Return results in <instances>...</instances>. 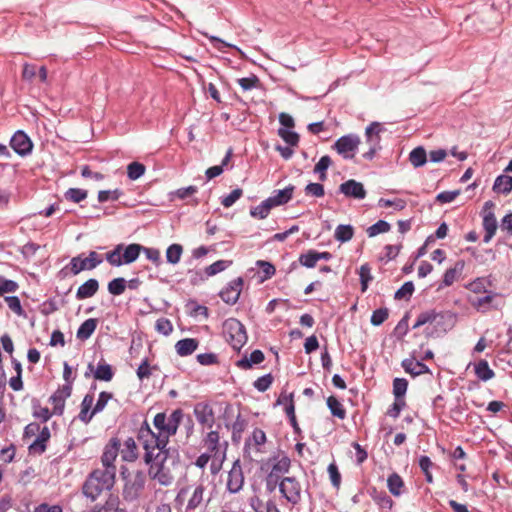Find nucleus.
I'll return each mask as SVG.
<instances>
[{
	"instance_id": "obj_63",
	"label": "nucleus",
	"mask_w": 512,
	"mask_h": 512,
	"mask_svg": "<svg viewBox=\"0 0 512 512\" xmlns=\"http://www.w3.org/2000/svg\"><path fill=\"white\" fill-rule=\"evenodd\" d=\"M238 84L244 91L251 90L259 85V78L256 75L244 77L237 80Z\"/></svg>"
},
{
	"instance_id": "obj_58",
	"label": "nucleus",
	"mask_w": 512,
	"mask_h": 512,
	"mask_svg": "<svg viewBox=\"0 0 512 512\" xmlns=\"http://www.w3.org/2000/svg\"><path fill=\"white\" fill-rule=\"evenodd\" d=\"M153 369H155V367H151L148 358H145L142 360L136 371L137 377L140 380L148 379L152 375Z\"/></svg>"
},
{
	"instance_id": "obj_3",
	"label": "nucleus",
	"mask_w": 512,
	"mask_h": 512,
	"mask_svg": "<svg viewBox=\"0 0 512 512\" xmlns=\"http://www.w3.org/2000/svg\"><path fill=\"white\" fill-rule=\"evenodd\" d=\"M270 467V472L266 477V488L270 492L279 489L283 498L288 499L286 491V481L288 480V456L284 451H279L276 455L269 458L266 463Z\"/></svg>"
},
{
	"instance_id": "obj_21",
	"label": "nucleus",
	"mask_w": 512,
	"mask_h": 512,
	"mask_svg": "<svg viewBox=\"0 0 512 512\" xmlns=\"http://www.w3.org/2000/svg\"><path fill=\"white\" fill-rule=\"evenodd\" d=\"M339 190L347 197L355 199H364L366 197V190L364 189L363 184L353 179L342 183Z\"/></svg>"
},
{
	"instance_id": "obj_23",
	"label": "nucleus",
	"mask_w": 512,
	"mask_h": 512,
	"mask_svg": "<svg viewBox=\"0 0 512 512\" xmlns=\"http://www.w3.org/2000/svg\"><path fill=\"white\" fill-rule=\"evenodd\" d=\"M199 341L195 338H184L175 344V350L181 357L193 354L198 348Z\"/></svg>"
},
{
	"instance_id": "obj_28",
	"label": "nucleus",
	"mask_w": 512,
	"mask_h": 512,
	"mask_svg": "<svg viewBox=\"0 0 512 512\" xmlns=\"http://www.w3.org/2000/svg\"><path fill=\"white\" fill-rule=\"evenodd\" d=\"M98 320L95 318H89L85 320L78 328L76 337L85 341L89 339L97 328Z\"/></svg>"
},
{
	"instance_id": "obj_24",
	"label": "nucleus",
	"mask_w": 512,
	"mask_h": 512,
	"mask_svg": "<svg viewBox=\"0 0 512 512\" xmlns=\"http://www.w3.org/2000/svg\"><path fill=\"white\" fill-rule=\"evenodd\" d=\"M99 289V282L97 279L91 278L79 286L76 292V298L83 300L94 296Z\"/></svg>"
},
{
	"instance_id": "obj_15",
	"label": "nucleus",
	"mask_w": 512,
	"mask_h": 512,
	"mask_svg": "<svg viewBox=\"0 0 512 512\" xmlns=\"http://www.w3.org/2000/svg\"><path fill=\"white\" fill-rule=\"evenodd\" d=\"M71 392L70 384H64L50 396L49 402L53 405L54 415H63L66 399L71 396Z\"/></svg>"
},
{
	"instance_id": "obj_50",
	"label": "nucleus",
	"mask_w": 512,
	"mask_h": 512,
	"mask_svg": "<svg viewBox=\"0 0 512 512\" xmlns=\"http://www.w3.org/2000/svg\"><path fill=\"white\" fill-rule=\"evenodd\" d=\"M391 226L384 220H379L375 224L367 228L366 233L369 237H375L380 233H386L390 230Z\"/></svg>"
},
{
	"instance_id": "obj_33",
	"label": "nucleus",
	"mask_w": 512,
	"mask_h": 512,
	"mask_svg": "<svg viewBox=\"0 0 512 512\" xmlns=\"http://www.w3.org/2000/svg\"><path fill=\"white\" fill-rule=\"evenodd\" d=\"M32 415L42 422H47L54 413L53 410L50 411L47 407L41 406L39 400L35 399L32 401Z\"/></svg>"
},
{
	"instance_id": "obj_7",
	"label": "nucleus",
	"mask_w": 512,
	"mask_h": 512,
	"mask_svg": "<svg viewBox=\"0 0 512 512\" xmlns=\"http://www.w3.org/2000/svg\"><path fill=\"white\" fill-rule=\"evenodd\" d=\"M266 434L260 428H255L245 440L244 457L250 461H257V457L265 452Z\"/></svg>"
},
{
	"instance_id": "obj_37",
	"label": "nucleus",
	"mask_w": 512,
	"mask_h": 512,
	"mask_svg": "<svg viewBox=\"0 0 512 512\" xmlns=\"http://www.w3.org/2000/svg\"><path fill=\"white\" fill-rule=\"evenodd\" d=\"M327 406L331 411V414L339 419H344L346 417V410L343 407L342 403L335 397L329 396L327 398Z\"/></svg>"
},
{
	"instance_id": "obj_10",
	"label": "nucleus",
	"mask_w": 512,
	"mask_h": 512,
	"mask_svg": "<svg viewBox=\"0 0 512 512\" xmlns=\"http://www.w3.org/2000/svg\"><path fill=\"white\" fill-rule=\"evenodd\" d=\"M360 144V138L356 135H345L340 137L332 146L344 159H353Z\"/></svg>"
},
{
	"instance_id": "obj_42",
	"label": "nucleus",
	"mask_w": 512,
	"mask_h": 512,
	"mask_svg": "<svg viewBox=\"0 0 512 512\" xmlns=\"http://www.w3.org/2000/svg\"><path fill=\"white\" fill-rule=\"evenodd\" d=\"M387 485L390 493L394 496H399L401 494V488L404 486V482L397 473H393L388 477Z\"/></svg>"
},
{
	"instance_id": "obj_5",
	"label": "nucleus",
	"mask_w": 512,
	"mask_h": 512,
	"mask_svg": "<svg viewBox=\"0 0 512 512\" xmlns=\"http://www.w3.org/2000/svg\"><path fill=\"white\" fill-rule=\"evenodd\" d=\"M425 324L433 326V332L443 334L451 330L455 324V316L450 312H436L429 310L418 315L413 328H418Z\"/></svg>"
},
{
	"instance_id": "obj_46",
	"label": "nucleus",
	"mask_w": 512,
	"mask_h": 512,
	"mask_svg": "<svg viewBox=\"0 0 512 512\" xmlns=\"http://www.w3.org/2000/svg\"><path fill=\"white\" fill-rule=\"evenodd\" d=\"M354 229L351 225H339L335 230V238L340 242H347L353 238Z\"/></svg>"
},
{
	"instance_id": "obj_62",
	"label": "nucleus",
	"mask_w": 512,
	"mask_h": 512,
	"mask_svg": "<svg viewBox=\"0 0 512 512\" xmlns=\"http://www.w3.org/2000/svg\"><path fill=\"white\" fill-rule=\"evenodd\" d=\"M300 263L308 268H313L317 263V256L315 250H309L305 254H301L299 257Z\"/></svg>"
},
{
	"instance_id": "obj_16",
	"label": "nucleus",
	"mask_w": 512,
	"mask_h": 512,
	"mask_svg": "<svg viewBox=\"0 0 512 512\" xmlns=\"http://www.w3.org/2000/svg\"><path fill=\"white\" fill-rule=\"evenodd\" d=\"M243 287V278L237 277L230 281L227 286L220 291V298L227 304L233 305L235 304L241 294Z\"/></svg>"
},
{
	"instance_id": "obj_44",
	"label": "nucleus",
	"mask_w": 512,
	"mask_h": 512,
	"mask_svg": "<svg viewBox=\"0 0 512 512\" xmlns=\"http://www.w3.org/2000/svg\"><path fill=\"white\" fill-rule=\"evenodd\" d=\"M146 167L144 164L134 161L127 166V176L130 180H137L144 175Z\"/></svg>"
},
{
	"instance_id": "obj_20",
	"label": "nucleus",
	"mask_w": 512,
	"mask_h": 512,
	"mask_svg": "<svg viewBox=\"0 0 512 512\" xmlns=\"http://www.w3.org/2000/svg\"><path fill=\"white\" fill-rule=\"evenodd\" d=\"M35 440L29 445L28 450L30 454L41 455L46 451L47 443L51 437L50 430L47 426H44L37 433Z\"/></svg>"
},
{
	"instance_id": "obj_8",
	"label": "nucleus",
	"mask_w": 512,
	"mask_h": 512,
	"mask_svg": "<svg viewBox=\"0 0 512 512\" xmlns=\"http://www.w3.org/2000/svg\"><path fill=\"white\" fill-rule=\"evenodd\" d=\"M122 475H124V472H122ZM125 479V484L123 487V498L126 501H135L137 500L146 483V476L143 471L138 470L134 474L129 475L128 477L123 476Z\"/></svg>"
},
{
	"instance_id": "obj_17",
	"label": "nucleus",
	"mask_w": 512,
	"mask_h": 512,
	"mask_svg": "<svg viewBox=\"0 0 512 512\" xmlns=\"http://www.w3.org/2000/svg\"><path fill=\"white\" fill-rule=\"evenodd\" d=\"M10 146L20 156L30 154L33 148L31 139L22 130L14 133L10 140Z\"/></svg>"
},
{
	"instance_id": "obj_48",
	"label": "nucleus",
	"mask_w": 512,
	"mask_h": 512,
	"mask_svg": "<svg viewBox=\"0 0 512 512\" xmlns=\"http://www.w3.org/2000/svg\"><path fill=\"white\" fill-rule=\"evenodd\" d=\"M126 289V280L122 277L115 278L108 283V291L114 296L124 293Z\"/></svg>"
},
{
	"instance_id": "obj_14",
	"label": "nucleus",
	"mask_w": 512,
	"mask_h": 512,
	"mask_svg": "<svg viewBox=\"0 0 512 512\" xmlns=\"http://www.w3.org/2000/svg\"><path fill=\"white\" fill-rule=\"evenodd\" d=\"M119 446L120 444L117 439H112L110 443L106 445L101 456V470H109L116 475V466L114 465V462L118 456Z\"/></svg>"
},
{
	"instance_id": "obj_54",
	"label": "nucleus",
	"mask_w": 512,
	"mask_h": 512,
	"mask_svg": "<svg viewBox=\"0 0 512 512\" xmlns=\"http://www.w3.org/2000/svg\"><path fill=\"white\" fill-rule=\"evenodd\" d=\"M359 276L361 281V290L365 292L368 288V283L373 279L371 276V268L368 264H363L359 270Z\"/></svg>"
},
{
	"instance_id": "obj_51",
	"label": "nucleus",
	"mask_w": 512,
	"mask_h": 512,
	"mask_svg": "<svg viewBox=\"0 0 512 512\" xmlns=\"http://www.w3.org/2000/svg\"><path fill=\"white\" fill-rule=\"evenodd\" d=\"M19 285L16 281L0 276V297L6 293H14L18 290Z\"/></svg>"
},
{
	"instance_id": "obj_59",
	"label": "nucleus",
	"mask_w": 512,
	"mask_h": 512,
	"mask_svg": "<svg viewBox=\"0 0 512 512\" xmlns=\"http://www.w3.org/2000/svg\"><path fill=\"white\" fill-rule=\"evenodd\" d=\"M270 210L268 203L262 201L258 206L250 210V215L254 218L264 219L268 216Z\"/></svg>"
},
{
	"instance_id": "obj_60",
	"label": "nucleus",
	"mask_w": 512,
	"mask_h": 512,
	"mask_svg": "<svg viewBox=\"0 0 512 512\" xmlns=\"http://www.w3.org/2000/svg\"><path fill=\"white\" fill-rule=\"evenodd\" d=\"M388 315H389V311L387 308H380V309L375 310L372 313V316L370 319L371 324L374 326L381 325L383 322H385L387 320Z\"/></svg>"
},
{
	"instance_id": "obj_19",
	"label": "nucleus",
	"mask_w": 512,
	"mask_h": 512,
	"mask_svg": "<svg viewBox=\"0 0 512 512\" xmlns=\"http://www.w3.org/2000/svg\"><path fill=\"white\" fill-rule=\"evenodd\" d=\"M275 267L272 263L264 260H258L255 263V267L248 270L252 274V278H255L257 283H263L270 279L275 274Z\"/></svg>"
},
{
	"instance_id": "obj_41",
	"label": "nucleus",
	"mask_w": 512,
	"mask_h": 512,
	"mask_svg": "<svg viewBox=\"0 0 512 512\" xmlns=\"http://www.w3.org/2000/svg\"><path fill=\"white\" fill-rule=\"evenodd\" d=\"M409 160L414 167H421L427 161V154L423 147L413 149L409 154Z\"/></svg>"
},
{
	"instance_id": "obj_30",
	"label": "nucleus",
	"mask_w": 512,
	"mask_h": 512,
	"mask_svg": "<svg viewBox=\"0 0 512 512\" xmlns=\"http://www.w3.org/2000/svg\"><path fill=\"white\" fill-rule=\"evenodd\" d=\"M122 458L125 461H135L138 457V449L135 440L132 437L124 441L123 449L121 451Z\"/></svg>"
},
{
	"instance_id": "obj_40",
	"label": "nucleus",
	"mask_w": 512,
	"mask_h": 512,
	"mask_svg": "<svg viewBox=\"0 0 512 512\" xmlns=\"http://www.w3.org/2000/svg\"><path fill=\"white\" fill-rule=\"evenodd\" d=\"M205 446L214 455L220 451V436L217 431H210L204 439Z\"/></svg>"
},
{
	"instance_id": "obj_9",
	"label": "nucleus",
	"mask_w": 512,
	"mask_h": 512,
	"mask_svg": "<svg viewBox=\"0 0 512 512\" xmlns=\"http://www.w3.org/2000/svg\"><path fill=\"white\" fill-rule=\"evenodd\" d=\"M103 259L100 254L90 251L87 257L83 254L73 257L68 267L73 275H77L84 270H93L102 263Z\"/></svg>"
},
{
	"instance_id": "obj_53",
	"label": "nucleus",
	"mask_w": 512,
	"mask_h": 512,
	"mask_svg": "<svg viewBox=\"0 0 512 512\" xmlns=\"http://www.w3.org/2000/svg\"><path fill=\"white\" fill-rule=\"evenodd\" d=\"M408 381L404 378H395L393 380V394L395 398H404L407 391Z\"/></svg>"
},
{
	"instance_id": "obj_4",
	"label": "nucleus",
	"mask_w": 512,
	"mask_h": 512,
	"mask_svg": "<svg viewBox=\"0 0 512 512\" xmlns=\"http://www.w3.org/2000/svg\"><path fill=\"white\" fill-rule=\"evenodd\" d=\"M112 471L95 469L85 480L82 492L91 501H95L103 492L110 491L115 484Z\"/></svg>"
},
{
	"instance_id": "obj_26",
	"label": "nucleus",
	"mask_w": 512,
	"mask_h": 512,
	"mask_svg": "<svg viewBox=\"0 0 512 512\" xmlns=\"http://www.w3.org/2000/svg\"><path fill=\"white\" fill-rule=\"evenodd\" d=\"M483 227L485 235L483 241L489 243L497 231V221L492 211L486 212L483 216Z\"/></svg>"
},
{
	"instance_id": "obj_6",
	"label": "nucleus",
	"mask_w": 512,
	"mask_h": 512,
	"mask_svg": "<svg viewBox=\"0 0 512 512\" xmlns=\"http://www.w3.org/2000/svg\"><path fill=\"white\" fill-rule=\"evenodd\" d=\"M224 336L234 350H240L247 341L245 326L237 319L230 318L224 322Z\"/></svg>"
},
{
	"instance_id": "obj_1",
	"label": "nucleus",
	"mask_w": 512,
	"mask_h": 512,
	"mask_svg": "<svg viewBox=\"0 0 512 512\" xmlns=\"http://www.w3.org/2000/svg\"><path fill=\"white\" fill-rule=\"evenodd\" d=\"M183 418L184 412L180 408L173 410L169 416L165 412L157 413L153 419L157 433L152 431L147 421H144L138 430V440L142 446L165 448L170 437L177 433Z\"/></svg>"
},
{
	"instance_id": "obj_12",
	"label": "nucleus",
	"mask_w": 512,
	"mask_h": 512,
	"mask_svg": "<svg viewBox=\"0 0 512 512\" xmlns=\"http://www.w3.org/2000/svg\"><path fill=\"white\" fill-rule=\"evenodd\" d=\"M191 495L186 505V512H194L196 509L204 508L208 505L211 498H205L206 487L203 483H197L192 487Z\"/></svg>"
},
{
	"instance_id": "obj_27",
	"label": "nucleus",
	"mask_w": 512,
	"mask_h": 512,
	"mask_svg": "<svg viewBox=\"0 0 512 512\" xmlns=\"http://www.w3.org/2000/svg\"><path fill=\"white\" fill-rule=\"evenodd\" d=\"M402 367L406 373H409L413 377L428 373L430 370L427 365L414 359H404L402 361Z\"/></svg>"
},
{
	"instance_id": "obj_34",
	"label": "nucleus",
	"mask_w": 512,
	"mask_h": 512,
	"mask_svg": "<svg viewBox=\"0 0 512 512\" xmlns=\"http://www.w3.org/2000/svg\"><path fill=\"white\" fill-rule=\"evenodd\" d=\"M270 209L288 202V187L275 191V194L264 200Z\"/></svg>"
},
{
	"instance_id": "obj_52",
	"label": "nucleus",
	"mask_w": 512,
	"mask_h": 512,
	"mask_svg": "<svg viewBox=\"0 0 512 512\" xmlns=\"http://www.w3.org/2000/svg\"><path fill=\"white\" fill-rule=\"evenodd\" d=\"M243 195V190L241 188H236L232 190L228 195L221 197V204L225 208L231 207L237 200H239Z\"/></svg>"
},
{
	"instance_id": "obj_49",
	"label": "nucleus",
	"mask_w": 512,
	"mask_h": 512,
	"mask_svg": "<svg viewBox=\"0 0 512 512\" xmlns=\"http://www.w3.org/2000/svg\"><path fill=\"white\" fill-rule=\"evenodd\" d=\"M123 249V245H117L112 251L106 254V260L112 266L119 267L123 265V257L121 256V250Z\"/></svg>"
},
{
	"instance_id": "obj_29",
	"label": "nucleus",
	"mask_w": 512,
	"mask_h": 512,
	"mask_svg": "<svg viewBox=\"0 0 512 512\" xmlns=\"http://www.w3.org/2000/svg\"><path fill=\"white\" fill-rule=\"evenodd\" d=\"M464 266V261L460 260L455 263L454 267L447 269L443 276L444 286H451L462 273Z\"/></svg>"
},
{
	"instance_id": "obj_61",
	"label": "nucleus",
	"mask_w": 512,
	"mask_h": 512,
	"mask_svg": "<svg viewBox=\"0 0 512 512\" xmlns=\"http://www.w3.org/2000/svg\"><path fill=\"white\" fill-rule=\"evenodd\" d=\"M155 329L159 333L167 336V335L172 333L173 325H172V323H171V321L169 319L163 317V318H159L156 321Z\"/></svg>"
},
{
	"instance_id": "obj_39",
	"label": "nucleus",
	"mask_w": 512,
	"mask_h": 512,
	"mask_svg": "<svg viewBox=\"0 0 512 512\" xmlns=\"http://www.w3.org/2000/svg\"><path fill=\"white\" fill-rule=\"evenodd\" d=\"M494 191L508 194L512 190V177L507 175L498 176L494 182Z\"/></svg>"
},
{
	"instance_id": "obj_13",
	"label": "nucleus",
	"mask_w": 512,
	"mask_h": 512,
	"mask_svg": "<svg viewBox=\"0 0 512 512\" xmlns=\"http://www.w3.org/2000/svg\"><path fill=\"white\" fill-rule=\"evenodd\" d=\"M244 484V475L239 460L233 462L226 481V488L230 493H238Z\"/></svg>"
},
{
	"instance_id": "obj_31",
	"label": "nucleus",
	"mask_w": 512,
	"mask_h": 512,
	"mask_svg": "<svg viewBox=\"0 0 512 512\" xmlns=\"http://www.w3.org/2000/svg\"><path fill=\"white\" fill-rule=\"evenodd\" d=\"M143 246L137 243L129 244L125 247L123 252V265L130 264L136 261L142 252Z\"/></svg>"
},
{
	"instance_id": "obj_64",
	"label": "nucleus",
	"mask_w": 512,
	"mask_h": 512,
	"mask_svg": "<svg viewBox=\"0 0 512 512\" xmlns=\"http://www.w3.org/2000/svg\"><path fill=\"white\" fill-rule=\"evenodd\" d=\"M5 301L9 307L14 313H16L18 316L24 315V310L22 308L21 302L19 297L17 296H7L5 297Z\"/></svg>"
},
{
	"instance_id": "obj_43",
	"label": "nucleus",
	"mask_w": 512,
	"mask_h": 512,
	"mask_svg": "<svg viewBox=\"0 0 512 512\" xmlns=\"http://www.w3.org/2000/svg\"><path fill=\"white\" fill-rule=\"evenodd\" d=\"M88 192L87 190L81 189V188H69L65 194L64 197L66 200L73 202V203H80L81 201L85 200L87 198Z\"/></svg>"
},
{
	"instance_id": "obj_22",
	"label": "nucleus",
	"mask_w": 512,
	"mask_h": 512,
	"mask_svg": "<svg viewBox=\"0 0 512 512\" xmlns=\"http://www.w3.org/2000/svg\"><path fill=\"white\" fill-rule=\"evenodd\" d=\"M94 402V395L92 393H88L84 396L82 402H81V410L78 415V418L85 424H88L94 415L97 413H94V410L92 408Z\"/></svg>"
},
{
	"instance_id": "obj_11",
	"label": "nucleus",
	"mask_w": 512,
	"mask_h": 512,
	"mask_svg": "<svg viewBox=\"0 0 512 512\" xmlns=\"http://www.w3.org/2000/svg\"><path fill=\"white\" fill-rule=\"evenodd\" d=\"M383 128L379 122L371 123L365 131L367 143L369 144V150L363 154V157L367 160H372L377 150L381 148V136Z\"/></svg>"
},
{
	"instance_id": "obj_36",
	"label": "nucleus",
	"mask_w": 512,
	"mask_h": 512,
	"mask_svg": "<svg viewBox=\"0 0 512 512\" xmlns=\"http://www.w3.org/2000/svg\"><path fill=\"white\" fill-rule=\"evenodd\" d=\"M183 254V246L177 243L171 244L166 250V261L169 264L176 265L180 262Z\"/></svg>"
},
{
	"instance_id": "obj_32",
	"label": "nucleus",
	"mask_w": 512,
	"mask_h": 512,
	"mask_svg": "<svg viewBox=\"0 0 512 512\" xmlns=\"http://www.w3.org/2000/svg\"><path fill=\"white\" fill-rule=\"evenodd\" d=\"M476 376L482 381H488L494 378L495 373L489 367V364L486 360L482 359L474 366Z\"/></svg>"
},
{
	"instance_id": "obj_25",
	"label": "nucleus",
	"mask_w": 512,
	"mask_h": 512,
	"mask_svg": "<svg viewBox=\"0 0 512 512\" xmlns=\"http://www.w3.org/2000/svg\"><path fill=\"white\" fill-rule=\"evenodd\" d=\"M264 359H265L264 353L261 350L256 349L251 352L249 357L244 356L243 358L238 360L236 362V366L240 369L247 370V369L252 368L253 365L260 364L261 362L264 361Z\"/></svg>"
},
{
	"instance_id": "obj_2",
	"label": "nucleus",
	"mask_w": 512,
	"mask_h": 512,
	"mask_svg": "<svg viewBox=\"0 0 512 512\" xmlns=\"http://www.w3.org/2000/svg\"><path fill=\"white\" fill-rule=\"evenodd\" d=\"M143 449L145 451L144 461L148 465L149 478L161 486H171L175 477L170 464L172 466L176 464L175 458L171 455V449L167 446L165 448L143 446Z\"/></svg>"
},
{
	"instance_id": "obj_47",
	"label": "nucleus",
	"mask_w": 512,
	"mask_h": 512,
	"mask_svg": "<svg viewBox=\"0 0 512 512\" xmlns=\"http://www.w3.org/2000/svg\"><path fill=\"white\" fill-rule=\"evenodd\" d=\"M332 159L328 155L322 156L319 161L316 163L314 167V172L319 173L320 180L324 181L326 179V170L331 166Z\"/></svg>"
},
{
	"instance_id": "obj_55",
	"label": "nucleus",
	"mask_w": 512,
	"mask_h": 512,
	"mask_svg": "<svg viewBox=\"0 0 512 512\" xmlns=\"http://www.w3.org/2000/svg\"><path fill=\"white\" fill-rule=\"evenodd\" d=\"M433 465H434L433 462L431 461V459L428 456L420 457L419 466H420L422 472L424 473L426 481L428 483L433 482V476L430 472V469L433 467Z\"/></svg>"
},
{
	"instance_id": "obj_45",
	"label": "nucleus",
	"mask_w": 512,
	"mask_h": 512,
	"mask_svg": "<svg viewBox=\"0 0 512 512\" xmlns=\"http://www.w3.org/2000/svg\"><path fill=\"white\" fill-rule=\"evenodd\" d=\"M232 264V261L228 260H218L211 265L207 266L205 268V275L206 277L214 276L222 271H224L226 268H228Z\"/></svg>"
},
{
	"instance_id": "obj_56",
	"label": "nucleus",
	"mask_w": 512,
	"mask_h": 512,
	"mask_svg": "<svg viewBox=\"0 0 512 512\" xmlns=\"http://www.w3.org/2000/svg\"><path fill=\"white\" fill-rule=\"evenodd\" d=\"M378 205L382 208L393 207L396 210H403L406 207V201L400 198L393 200L381 198L378 201Z\"/></svg>"
},
{
	"instance_id": "obj_35",
	"label": "nucleus",
	"mask_w": 512,
	"mask_h": 512,
	"mask_svg": "<svg viewBox=\"0 0 512 512\" xmlns=\"http://www.w3.org/2000/svg\"><path fill=\"white\" fill-rule=\"evenodd\" d=\"M114 376L111 365L105 362H99L96 370L94 371V377L101 381H111Z\"/></svg>"
},
{
	"instance_id": "obj_57",
	"label": "nucleus",
	"mask_w": 512,
	"mask_h": 512,
	"mask_svg": "<svg viewBox=\"0 0 512 512\" xmlns=\"http://www.w3.org/2000/svg\"><path fill=\"white\" fill-rule=\"evenodd\" d=\"M122 195V191L119 189L115 190H101L98 192V201L103 203L109 200L116 201Z\"/></svg>"
},
{
	"instance_id": "obj_38",
	"label": "nucleus",
	"mask_w": 512,
	"mask_h": 512,
	"mask_svg": "<svg viewBox=\"0 0 512 512\" xmlns=\"http://www.w3.org/2000/svg\"><path fill=\"white\" fill-rule=\"evenodd\" d=\"M247 421L240 414L236 417L232 424V441L239 443L242 437V433L246 429Z\"/></svg>"
},
{
	"instance_id": "obj_18",
	"label": "nucleus",
	"mask_w": 512,
	"mask_h": 512,
	"mask_svg": "<svg viewBox=\"0 0 512 512\" xmlns=\"http://www.w3.org/2000/svg\"><path fill=\"white\" fill-rule=\"evenodd\" d=\"M194 415L197 422L204 428H212L215 422L214 412L208 403L200 402L194 406Z\"/></svg>"
}]
</instances>
